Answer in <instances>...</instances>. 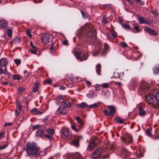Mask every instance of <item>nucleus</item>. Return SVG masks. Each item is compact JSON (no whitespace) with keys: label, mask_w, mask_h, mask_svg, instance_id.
Segmentation results:
<instances>
[{"label":"nucleus","mask_w":159,"mask_h":159,"mask_svg":"<svg viewBox=\"0 0 159 159\" xmlns=\"http://www.w3.org/2000/svg\"><path fill=\"white\" fill-rule=\"evenodd\" d=\"M120 46L122 48H126L128 46L127 43L124 42H121L120 43Z\"/></svg>","instance_id":"obj_38"},{"label":"nucleus","mask_w":159,"mask_h":159,"mask_svg":"<svg viewBox=\"0 0 159 159\" xmlns=\"http://www.w3.org/2000/svg\"><path fill=\"white\" fill-rule=\"evenodd\" d=\"M77 34L80 37L87 40H90L92 38L95 39L96 38V31L89 23H86L84 26L81 27L78 30Z\"/></svg>","instance_id":"obj_2"},{"label":"nucleus","mask_w":159,"mask_h":159,"mask_svg":"<svg viewBox=\"0 0 159 159\" xmlns=\"http://www.w3.org/2000/svg\"><path fill=\"white\" fill-rule=\"evenodd\" d=\"M151 12L155 16H157V11H151Z\"/></svg>","instance_id":"obj_59"},{"label":"nucleus","mask_w":159,"mask_h":159,"mask_svg":"<svg viewBox=\"0 0 159 159\" xmlns=\"http://www.w3.org/2000/svg\"><path fill=\"white\" fill-rule=\"evenodd\" d=\"M16 109H18L19 111H20L22 107V106L21 103L18 102L17 100L16 101Z\"/></svg>","instance_id":"obj_30"},{"label":"nucleus","mask_w":159,"mask_h":159,"mask_svg":"<svg viewBox=\"0 0 159 159\" xmlns=\"http://www.w3.org/2000/svg\"><path fill=\"white\" fill-rule=\"evenodd\" d=\"M8 146L7 143L2 144L0 146V149H4L6 148Z\"/></svg>","instance_id":"obj_49"},{"label":"nucleus","mask_w":159,"mask_h":159,"mask_svg":"<svg viewBox=\"0 0 159 159\" xmlns=\"http://www.w3.org/2000/svg\"><path fill=\"white\" fill-rule=\"evenodd\" d=\"M40 127V125H34L32 126V129L33 130H34L39 128Z\"/></svg>","instance_id":"obj_51"},{"label":"nucleus","mask_w":159,"mask_h":159,"mask_svg":"<svg viewBox=\"0 0 159 159\" xmlns=\"http://www.w3.org/2000/svg\"><path fill=\"white\" fill-rule=\"evenodd\" d=\"M12 123H6L4 125V126H12Z\"/></svg>","instance_id":"obj_58"},{"label":"nucleus","mask_w":159,"mask_h":159,"mask_svg":"<svg viewBox=\"0 0 159 159\" xmlns=\"http://www.w3.org/2000/svg\"><path fill=\"white\" fill-rule=\"evenodd\" d=\"M43 83L44 84H51L52 83V80L50 79H48V80H45Z\"/></svg>","instance_id":"obj_47"},{"label":"nucleus","mask_w":159,"mask_h":159,"mask_svg":"<svg viewBox=\"0 0 159 159\" xmlns=\"http://www.w3.org/2000/svg\"><path fill=\"white\" fill-rule=\"evenodd\" d=\"M57 111L62 114H65L66 113V107L63 105H61L57 109Z\"/></svg>","instance_id":"obj_16"},{"label":"nucleus","mask_w":159,"mask_h":159,"mask_svg":"<svg viewBox=\"0 0 159 159\" xmlns=\"http://www.w3.org/2000/svg\"><path fill=\"white\" fill-rule=\"evenodd\" d=\"M101 86L104 88H107L109 87V84L107 83H103L101 85Z\"/></svg>","instance_id":"obj_46"},{"label":"nucleus","mask_w":159,"mask_h":159,"mask_svg":"<svg viewBox=\"0 0 159 159\" xmlns=\"http://www.w3.org/2000/svg\"><path fill=\"white\" fill-rule=\"evenodd\" d=\"M45 131L42 129H39L36 133V135L37 136H39L40 137H42L45 136Z\"/></svg>","instance_id":"obj_20"},{"label":"nucleus","mask_w":159,"mask_h":159,"mask_svg":"<svg viewBox=\"0 0 159 159\" xmlns=\"http://www.w3.org/2000/svg\"><path fill=\"white\" fill-rule=\"evenodd\" d=\"M121 155H123L125 157H127L129 155V152L128 150H121Z\"/></svg>","instance_id":"obj_35"},{"label":"nucleus","mask_w":159,"mask_h":159,"mask_svg":"<svg viewBox=\"0 0 159 159\" xmlns=\"http://www.w3.org/2000/svg\"><path fill=\"white\" fill-rule=\"evenodd\" d=\"M14 62L17 66H19L21 63V61L20 59H16L14 60Z\"/></svg>","instance_id":"obj_42"},{"label":"nucleus","mask_w":159,"mask_h":159,"mask_svg":"<svg viewBox=\"0 0 159 159\" xmlns=\"http://www.w3.org/2000/svg\"><path fill=\"white\" fill-rule=\"evenodd\" d=\"M63 102L67 107L70 108V107L71 104L68 100L65 99L63 101Z\"/></svg>","instance_id":"obj_36"},{"label":"nucleus","mask_w":159,"mask_h":159,"mask_svg":"<svg viewBox=\"0 0 159 159\" xmlns=\"http://www.w3.org/2000/svg\"><path fill=\"white\" fill-rule=\"evenodd\" d=\"M122 27L124 28L129 29L130 30L132 29V28H130V26L128 24H121Z\"/></svg>","instance_id":"obj_41"},{"label":"nucleus","mask_w":159,"mask_h":159,"mask_svg":"<svg viewBox=\"0 0 159 159\" xmlns=\"http://www.w3.org/2000/svg\"><path fill=\"white\" fill-rule=\"evenodd\" d=\"M26 149H40L36 143L34 142L29 141L28 142L26 145Z\"/></svg>","instance_id":"obj_7"},{"label":"nucleus","mask_w":159,"mask_h":159,"mask_svg":"<svg viewBox=\"0 0 159 159\" xmlns=\"http://www.w3.org/2000/svg\"><path fill=\"white\" fill-rule=\"evenodd\" d=\"M103 113L106 116H111V115L109 112L107 110H104L103 111Z\"/></svg>","instance_id":"obj_50"},{"label":"nucleus","mask_w":159,"mask_h":159,"mask_svg":"<svg viewBox=\"0 0 159 159\" xmlns=\"http://www.w3.org/2000/svg\"><path fill=\"white\" fill-rule=\"evenodd\" d=\"M12 78L14 80H20L22 78V76L20 75H13Z\"/></svg>","instance_id":"obj_37"},{"label":"nucleus","mask_w":159,"mask_h":159,"mask_svg":"<svg viewBox=\"0 0 159 159\" xmlns=\"http://www.w3.org/2000/svg\"><path fill=\"white\" fill-rule=\"evenodd\" d=\"M154 72L156 74H158L159 73V68H157L156 70H155Z\"/></svg>","instance_id":"obj_64"},{"label":"nucleus","mask_w":159,"mask_h":159,"mask_svg":"<svg viewBox=\"0 0 159 159\" xmlns=\"http://www.w3.org/2000/svg\"><path fill=\"white\" fill-rule=\"evenodd\" d=\"M54 43H53L51 45L50 49V52H51L52 53V52H53L54 51Z\"/></svg>","instance_id":"obj_55"},{"label":"nucleus","mask_w":159,"mask_h":159,"mask_svg":"<svg viewBox=\"0 0 159 159\" xmlns=\"http://www.w3.org/2000/svg\"><path fill=\"white\" fill-rule=\"evenodd\" d=\"M135 2L136 3L138 2L141 6L143 5L144 4V2L143 1H141V0H135Z\"/></svg>","instance_id":"obj_48"},{"label":"nucleus","mask_w":159,"mask_h":159,"mask_svg":"<svg viewBox=\"0 0 159 159\" xmlns=\"http://www.w3.org/2000/svg\"><path fill=\"white\" fill-rule=\"evenodd\" d=\"M48 134H45V137L49 140L52 139L53 135L54 134V130L53 129H49L47 131Z\"/></svg>","instance_id":"obj_10"},{"label":"nucleus","mask_w":159,"mask_h":159,"mask_svg":"<svg viewBox=\"0 0 159 159\" xmlns=\"http://www.w3.org/2000/svg\"><path fill=\"white\" fill-rule=\"evenodd\" d=\"M76 58L80 60V61H83L87 60L89 54L87 53H84L80 51H75L74 53Z\"/></svg>","instance_id":"obj_4"},{"label":"nucleus","mask_w":159,"mask_h":159,"mask_svg":"<svg viewBox=\"0 0 159 159\" xmlns=\"http://www.w3.org/2000/svg\"><path fill=\"white\" fill-rule=\"evenodd\" d=\"M98 103H100V102L95 103L89 106L88 105L87 108V110L90 111V108H93L94 107L97 108L99 106V105L98 104Z\"/></svg>","instance_id":"obj_26"},{"label":"nucleus","mask_w":159,"mask_h":159,"mask_svg":"<svg viewBox=\"0 0 159 159\" xmlns=\"http://www.w3.org/2000/svg\"><path fill=\"white\" fill-rule=\"evenodd\" d=\"M15 114L16 116H18L19 115V112L16 109L15 111Z\"/></svg>","instance_id":"obj_60"},{"label":"nucleus","mask_w":159,"mask_h":159,"mask_svg":"<svg viewBox=\"0 0 159 159\" xmlns=\"http://www.w3.org/2000/svg\"><path fill=\"white\" fill-rule=\"evenodd\" d=\"M8 60L6 58H2L0 60V65L2 66H5L7 63Z\"/></svg>","instance_id":"obj_23"},{"label":"nucleus","mask_w":159,"mask_h":159,"mask_svg":"<svg viewBox=\"0 0 159 159\" xmlns=\"http://www.w3.org/2000/svg\"><path fill=\"white\" fill-rule=\"evenodd\" d=\"M137 19L139 22L141 24H147L149 26H151L152 22L151 20L147 21L145 20L144 18L143 17L137 16Z\"/></svg>","instance_id":"obj_8"},{"label":"nucleus","mask_w":159,"mask_h":159,"mask_svg":"<svg viewBox=\"0 0 159 159\" xmlns=\"http://www.w3.org/2000/svg\"><path fill=\"white\" fill-rule=\"evenodd\" d=\"M50 36L47 33H44L41 38L42 42L44 44L48 43L50 40Z\"/></svg>","instance_id":"obj_11"},{"label":"nucleus","mask_w":159,"mask_h":159,"mask_svg":"<svg viewBox=\"0 0 159 159\" xmlns=\"http://www.w3.org/2000/svg\"><path fill=\"white\" fill-rule=\"evenodd\" d=\"M109 46L107 43H104V49L102 53V54L105 55L106 54L109 50Z\"/></svg>","instance_id":"obj_25"},{"label":"nucleus","mask_w":159,"mask_h":159,"mask_svg":"<svg viewBox=\"0 0 159 159\" xmlns=\"http://www.w3.org/2000/svg\"><path fill=\"white\" fill-rule=\"evenodd\" d=\"M102 23L104 24H106L107 23V20L106 19V17L103 16L102 18Z\"/></svg>","instance_id":"obj_54"},{"label":"nucleus","mask_w":159,"mask_h":159,"mask_svg":"<svg viewBox=\"0 0 159 159\" xmlns=\"http://www.w3.org/2000/svg\"><path fill=\"white\" fill-rule=\"evenodd\" d=\"M140 92L145 95V99L149 104L159 107V86L153 84H148L145 81L141 82L139 88Z\"/></svg>","instance_id":"obj_1"},{"label":"nucleus","mask_w":159,"mask_h":159,"mask_svg":"<svg viewBox=\"0 0 159 159\" xmlns=\"http://www.w3.org/2000/svg\"><path fill=\"white\" fill-rule=\"evenodd\" d=\"M101 66L100 64H98L96 66V72L98 75H100L101 72Z\"/></svg>","instance_id":"obj_27"},{"label":"nucleus","mask_w":159,"mask_h":159,"mask_svg":"<svg viewBox=\"0 0 159 159\" xmlns=\"http://www.w3.org/2000/svg\"><path fill=\"white\" fill-rule=\"evenodd\" d=\"M121 140L126 144L130 143L132 142L131 136L129 134H127L121 137Z\"/></svg>","instance_id":"obj_5"},{"label":"nucleus","mask_w":159,"mask_h":159,"mask_svg":"<svg viewBox=\"0 0 159 159\" xmlns=\"http://www.w3.org/2000/svg\"><path fill=\"white\" fill-rule=\"evenodd\" d=\"M40 85V83L38 81H36L34 84V87L32 89V91L33 92H36L38 90V88L39 85Z\"/></svg>","instance_id":"obj_24"},{"label":"nucleus","mask_w":159,"mask_h":159,"mask_svg":"<svg viewBox=\"0 0 159 159\" xmlns=\"http://www.w3.org/2000/svg\"><path fill=\"white\" fill-rule=\"evenodd\" d=\"M107 107L109 110V112L111 115V116L113 117L116 112V109L115 107L112 105H109Z\"/></svg>","instance_id":"obj_13"},{"label":"nucleus","mask_w":159,"mask_h":159,"mask_svg":"<svg viewBox=\"0 0 159 159\" xmlns=\"http://www.w3.org/2000/svg\"><path fill=\"white\" fill-rule=\"evenodd\" d=\"M25 89L24 88L20 87L18 89V93H21L25 91Z\"/></svg>","instance_id":"obj_39"},{"label":"nucleus","mask_w":159,"mask_h":159,"mask_svg":"<svg viewBox=\"0 0 159 159\" xmlns=\"http://www.w3.org/2000/svg\"><path fill=\"white\" fill-rule=\"evenodd\" d=\"M144 30L146 32L151 35H156L157 34V33L156 31L146 26L144 28Z\"/></svg>","instance_id":"obj_14"},{"label":"nucleus","mask_w":159,"mask_h":159,"mask_svg":"<svg viewBox=\"0 0 159 159\" xmlns=\"http://www.w3.org/2000/svg\"><path fill=\"white\" fill-rule=\"evenodd\" d=\"M75 119L77 120L78 125L76 126L75 123H72L71 125V127L72 129L76 132H78L79 130L83 128L84 125L82 119L79 116H76Z\"/></svg>","instance_id":"obj_3"},{"label":"nucleus","mask_w":159,"mask_h":159,"mask_svg":"<svg viewBox=\"0 0 159 159\" xmlns=\"http://www.w3.org/2000/svg\"><path fill=\"white\" fill-rule=\"evenodd\" d=\"M152 138H153L155 139H159V135H157L155 136H153V137Z\"/></svg>","instance_id":"obj_63"},{"label":"nucleus","mask_w":159,"mask_h":159,"mask_svg":"<svg viewBox=\"0 0 159 159\" xmlns=\"http://www.w3.org/2000/svg\"><path fill=\"white\" fill-rule=\"evenodd\" d=\"M101 51L100 49H98V50L96 49L95 51L93 52L94 55H96L98 54Z\"/></svg>","instance_id":"obj_52"},{"label":"nucleus","mask_w":159,"mask_h":159,"mask_svg":"<svg viewBox=\"0 0 159 159\" xmlns=\"http://www.w3.org/2000/svg\"><path fill=\"white\" fill-rule=\"evenodd\" d=\"M139 116H145L146 115V111L144 110L142 106H140L138 107Z\"/></svg>","instance_id":"obj_19"},{"label":"nucleus","mask_w":159,"mask_h":159,"mask_svg":"<svg viewBox=\"0 0 159 159\" xmlns=\"http://www.w3.org/2000/svg\"><path fill=\"white\" fill-rule=\"evenodd\" d=\"M88 105L85 102H82L80 103L77 104L76 107L78 108L82 109L88 107Z\"/></svg>","instance_id":"obj_18"},{"label":"nucleus","mask_w":159,"mask_h":159,"mask_svg":"<svg viewBox=\"0 0 159 159\" xmlns=\"http://www.w3.org/2000/svg\"><path fill=\"white\" fill-rule=\"evenodd\" d=\"M28 156H35L37 154V150H26Z\"/></svg>","instance_id":"obj_17"},{"label":"nucleus","mask_w":159,"mask_h":159,"mask_svg":"<svg viewBox=\"0 0 159 159\" xmlns=\"http://www.w3.org/2000/svg\"><path fill=\"white\" fill-rule=\"evenodd\" d=\"M31 30L30 29H28L27 30L26 33L27 35L30 38H31L32 37V35L30 34Z\"/></svg>","instance_id":"obj_45"},{"label":"nucleus","mask_w":159,"mask_h":159,"mask_svg":"<svg viewBox=\"0 0 159 159\" xmlns=\"http://www.w3.org/2000/svg\"><path fill=\"white\" fill-rule=\"evenodd\" d=\"M81 137L78 136H75L74 138V140H72L71 141L72 144L78 148L79 147V141Z\"/></svg>","instance_id":"obj_9"},{"label":"nucleus","mask_w":159,"mask_h":159,"mask_svg":"<svg viewBox=\"0 0 159 159\" xmlns=\"http://www.w3.org/2000/svg\"><path fill=\"white\" fill-rule=\"evenodd\" d=\"M152 130V128L151 127H149L146 130V135L151 138L153 137L151 133Z\"/></svg>","instance_id":"obj_33"},{"label":"nucleus","mask_w":159,"mask_h":159,"mask_svg":"<svg viewBox=\"0 0 159 159\" xmlns=\"http://www.w3.org/2000/svg\"><path fill=\"white\" fill-rule=\"evenodd\" d=\"M7 22L4 20H0V26L2 28H6L7 25Z\"/></svg>","instance_id":"obj_28"},{"label":"nucleus","mask_w":159,"mask_h":159,"mask_svg":"<svg viewBox=\"0 0 159 159\" xmlns=\"http://www.w3.org/2000/svg\"><path fill=\"white\" fill-rule=\"evenodd\" d=\"M114 120L120 124H122L125 121V120L122 119L119 116H116L114 118Z\"/></svg>","instance_id":"obj_29"},{"label":"nucleus","mask_w":159,"mask_h":159,"mask_svg":"<svg viewBox=\"0 0 159 159\" xmlns=\"http://www.w3.org/2000/svg\"><path fill=\"white\" fill-rule=\"evenodd\" d=\"M80 11L82 16L83 18L86 19L87 17L86 14L82 10H80Z\"/></svg>","instance_id":"obj_43"},{"label":"nucleus","mask_w":159,"mask_h":159,"mask_svg":"<svg viewBox=\"0 0 159 159\" xmlns=\"http://www.w3.org/2000/svg\"><path fill=\"white\" fill-rule=\"evenodd\" d=\"M4 74L7 76V78H10L11 75V74L7 71H5Z\"/></svg>","instance_id":"obj_53"},{"label":"nucleus","mask_w":159,"mask_h":159,"mask_svg":"<svg viewBox=\"0 0 159 159\" xmlns=\"http://www.w3.org/2000/svg\"><path fill=\"white\" fill-rule=\"evenodd\" d=\"M81 158L80 153L77 152L70 155L68 159H81Z\"/></svg>","instance_id":"obj_15"},{"label":"nucleus","mask_w":159,"mask_h":159,"mask_svg":"<svg viewBox=\"0 0 159 159\" xmlns=\"http://www.w3.org/2000/svg\"><path fill=\"white\" fill-rule=\"evenodd\" d=\"M97 144V143L94 140H92L89 143V144L88 146V149H93L95 147Z\"/></svg>","instance_id":"obj_21"},{"label":"nucleus","mask_w":159,"mask_h":159,"mask_svg":"<svg viewBox=\"0 0 159 159\" xmlns=\"http://www.w3.org/2000/svg\"><path fill=\"white\" fill-rule=\"evenodd\" d=\"M131 31L134 33H138L141 31V30L139 27L137 25H134L133 28L131 29Z\"/></svg>","instance_id":"obj_22"},{"label":"nucleus","mask_w":159,"mask_h":159,"mask_svg":"<svg viewBox=\"0 0 159 159\" xmlns=\"http://www.w3.org/2000/svg\"><path fill=\"white\" fill-rule=\"evenodd\" d=\"M96 150L95 152L93 153L92 155V157L93 158H95L98 157L100 154V152L99 150Z\"/></svg>","instance_id":"obj_34"},{"label":"nucleus","mask_w":159,"mask_h":159,"mask_svg":"<svg viewBox=\"0 0 159 159\" xmlns=\"http://www.w3.org/2000/svg\"><path fill=\"white\" fill-rule=\"evenodd\" d=\"M4 134L3 132H2L0 134V138H2L4 136Z\"/></svg>","instance_id":"obj_62"},{"label":"nucleus","mask_w":159,"mask_h":159,"mask_svg":"<svg viewBox=\"0 0 159 159\" xmlns=\"http://www.w3.org/2000/svg\"><path fill=\"white\" fill-rule=\"evenodd\" d=\"M30 50L32 53L38 56H39L40 55L41 52L38 51V48L36 46L30 48Z\"/></svg>","instance_id":"obj_12"},{"label":"nucleus","mask_w":159,"mask_h":159,"mask_svg":"<svg viewBox=\"0 0 159 159\" xmlns=\"http://www.w3.org/2000/svg\"><path fill=\"white\" fill-rule=\"evenodd\" d=\"M37 111V109L36 108H34L31 110V111L34 113L36 114Z\"/></svg>","instance_id":"obj_61"},{"label":"nucleus","mask_w":159,"mask_h":159,"mask_svg":"<svg viewBox=\"0 0 159 159\" xmlns=\"http://www.w3.org/2000/svg\"><path fill=\"white\" fill-rule=\"evenodd\" d=\"M57 98L59 99L60 100H63L65 98L64 96L61 94L58 95Z\"/></svg>","instance_id":"obj_56"},{"label":"nucleus","mask_w":159,"mask_h":159,"mask_svg":"<svg viewBox=\"0 0 159 159\" xmlns=\"http://www.w3.org/2000/svg\"><path fill=\"white\" fill-rule=\"evenodd\" d=\"M63 44L67 46L69 45V43L67 39H66L63 42Z\"/></svg>","instance_id":"obj_57"},{"label":"nucleus","mask_w":159,"mask_h":159,"mask_svg":"<svg viewBox=\"0 0 159 159\" xmlns=\"http://www.w3.org/2000/svg\"><path fill=\"white\" fill-rule=\"evenodd\" d=\"M7 35L9 37H11L12 35V31L10 29L7 30Z\"/></svg>","instance_id":"obj_44"},{"label":"nucleus","mask_w":159,"mask_h":159,"mask_svg":"<svg viewBox=\"0 0 159 159\" xmlns=\"http://www.w3.org/2000/svg\"><path fill=\"white\" fill-rule=\"evenodd\" d=\"M20 41V39L17 37H15V39H13V42L15 44H17L19 43Z\"/></svg>","instance_id":"obj_40"},{"label":"nucleus","mask_w":159,"mask_h":159,"mask_svg":"<svg viewBox=\"0 0 159 159\" xmlns=\"http://www.w3.org/2000/svg\"><path fill=\"white\" fill-rule=\"evenodd\" d=\"M135 155L138 158H139L143 156L141 150H137L135 153Z\"/></svg>","instance_id":"obj_32"},{"label":"nucleus","mask_w":159,"mask_h":159,"mask_svg":"<svg viewBox=\"0 0 159 159\" xmlns=\"http://www.w3.org/2000/svg\"><path fill=\"white\" fill-rule=\"evenodd\" d=\"M61 136H65L67 139H70L72 137V135L70 134L68 129L63 127L61 130Z\"/></svg>","instance_id":"obj_6"},{"label":"nucleus","mask_w":159,"mask_h":159,"mask_svg":"<svg viewBox=\"0 0 159 159\" xmlns=\"http://www.w3.org/2000/svg\"><path fill=\"white\" fill-rule=\"evenodd\" d=\"M117 35V34L115 32H113L112 33H108L107 36L110 38H116Z\"/></svg>","instance_id":"obj_31"}]
</instances>
